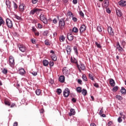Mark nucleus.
Segmentation results:
<instances>
[{
    "mask_svg": "<svg viewBox=\"0 0 126 126\" xmlns=\"http://www.w3.org/2000/svg\"><path fill=\"white\" fill-rule=\"evenodd\" d=\"M40 15L39 16V19L40 21L44 23V24H48L49 21H48V19H47V16L44 14V13L41 12Z\"/></svg>",
    "mask_w": 126,
    "mask_h": 126,
    "instance_id": "obj_1",
    "label": "nucleus"
},
{
    "mask_svg": "<svg viewBox=\"0 0 126 126\" xmlns=\"http://www.w3.org/2000/svg\"><path fill=\"white\" fill-rule=\"evenodd\" d=\"M41 11L42 9L34 8L30 12V15H34L35 13L36 15H39V14L41 13Z\"/></svg>",
    "mask_w": 126,
    "mask_h": 126,
    "instance_id": "obj_2",
    "label": "nucleus"
},
{
    "mask_svg": "<svg viewBox=\"0 0 126 126\" xmlns=\"http://www.w3.org/2000/svg\"><path fill=\"white\" fill-rule=\"evenodd\" d=\"M65 25V21H64V18H63L59 20V27L61 30H63L64 28V26Z\"/></svg>",
    "mask_w": 126,
    "mask_h": 126,
    "instance_id": "obj_3",
    "label": "nucleus"
},
{
    "mask_svg": "<svg viewBox=\"0 0 126 126\" xmlns=\"http://www.w3.org/2000/svg\"><path fill=\"white\" fill-rule=\"evenodd\" d=\"M9 65L11 67H13L15 65V62L14 60V57L12 55L10 56L8 58Z\"/></svg>",
    "mask_w": 126,
    "mask_h": 126,
    "instance_id": "obj_4",
    "label": "nucleus"
},
{
    "mask_svg": "<svg viewBox=\"0 0 126 126\" xmlns=\"http://www.w3.org/2000/svg\"><path fill=\"white\" fill-rule=\"evenodd\" d=\"M26 8V5H25L24 3H20V5L19 6V11H20V12L23 13V12H24V10H25Z\"/></svg>",
    "mask_w": 126,
    "mask_h": 126,
    "instance_id": "obj_5",
    "label": "nucleus"
},
{
    "mask_svg": "<svg viewBox=\"0 0 126 126\" xmlns=\"http://www.w3.org/2000/svg\"><path fill=\"white\" fill-rule=\"evenodd\" d=\"M69 94H70V91L68 88H66L63 92V95L64 97H65V98H67V97L69 96Z\"/></svg>",
    "mask_w": 126,
    "mask_h": 126,
    "instance_id": "obj_6",
    "label": "nucleus"
},
{
    "mask_svg": "<svg viewBox=\"0 0 126 126\" xmlns=\"http://www.w3.org/2000/svg\"><path fill=\"white\" fill-rule=\"evenodd\" d=\"M70 61L71 63H75L77 65V67H78L79 71L80 72H81V70H80V69L79 68V65L78 64V62H77V60L75 58L71 57Z\"/></svg>",
    "mask_w": 126,
    "mask_h": 126,
    "instance_id": "obj_7",
    "label": "nucleus"
},
{
    "mask_svg": "<svg viewBox=\"0 0 126 126\" xmlns=\"http://www.w3.org/2000/svg\"><path fill=\"white\" fill-rule=\"evenodd\" d=\"M6 24L7 27H8V28H10V29H11V28H12L13 27L12 21H11V20L9 19V18H7L6 19Z\"/></svg>",
    "mask_w": 126,
    "mask_h": 126,
    "instance_id": "obj_8",
    "label": "nucleus"
},
{
    "mask_svg": "<svg viewBox=\"0 0 126 126\" xmlns=\"http://www.w3.org/2000/svg\"><path fill=\"white\" fill-rule=\"evenodd\" d=\"M18 47L19 48V50H20L21 52H22V53L26 52V50L27 49V48H26V46H25L24 45L19 44Z\"/></svg>",
    "mask_w": 126,
    "mask_h": 126,
    "instance_id": "obj_9",
    "label": "nucleus"
},
{
    "mask_svg": "<svg viewBox=\"0 0 126 126\" xmlns=\"http://www.w3.org/2000/svg\"><path fill=\"white\" fill-rule=\"evenodd\" d=\"M50 53L51 54V58L54 62H57V55H56V53H55V51L54 50H51Z\"/></svg>",
    "mask_w": 126,
    "mask_h": 126,
    "instance_id": "obj_10",
    "label": "nucleus"
},
{
    "mask_svg": "<svg viewBox=\"0 0 126 126\" xmlns=\"http://www.w3.org/2000/svg\"><path fill=\"white\" fill-rule=\"evenodd\" d=\"M86 26L85 25L83 24L81 26L80 29H79V31H80V35H82L85 31H86Z\"/></svg>",
    "mask_w": 126,
    "mask_h": 126,
    "instance_id": "obj_11",
    "label": "nucleus"
},
{
    "mask_svg": "<svg viewBox=\"0 0 126 126\" xmlns=\"http://www.w3.org/2000/svg\"><path fill=\"white\" fill-rule=\"evenodd\" d=\"M110 3L109 2V0H104L103 2L102 3V7L103 8H108Z\"/></svg>",
    "mask_w": 126,
    "mask_h": 126,
    "instance_id": "obj_12",
    "label": "nucleus"
},
{
    "mask_svg": "<svg viewBox=\"0 0 126 126\" xmlns=\"http://www.w3.org/2000/svg\"><path fill=\"white\" fill-rule=\"evenodd\" d=\"M116 12V15L118 17H121V16L123 15V13H122V11H121V9L119 8H115Z\"/></svg>",
    "mask_w": 126,
    "mask_h": 126,
    "instance_id": "obj_13",
    "label": "nucleus"
},
{
    "mask_svg": "<svg viewBox=\"0 0 126 126\" xmlns=\"http://www.w3.org/2000/svg\"><path fill=\"white\" fill-rule=\"evenodd\" d=\"M63 72L64 75H68L69 74V71L67 67H64L63 68Z\"/></svg>",
    "mask_w": 126,
    "mask_h": 126,
    "instance_id": "obj_14",
    "label": "nucleus"
},
{
    "mask_svg": "<svg viewBox=\"0 0 126 126\" xmlns=\"http://www.w3.org/2000/svg\"><path fill=\"white\" fill-rule=\"evenodd\" d=\"M116 49H117L118 52H120V53H121V52H123V51L124 50V49H123V47H122V46H121V45L120 44V42H118L116 43Z\"/></svg>",
    "mask_w": 126,
    "mask_h": 126,
    "instance_id": "obj_15",
    "label": "nucleus"
},
{
    "mask_svg": "<svg viewBox=\"0 0 126 126\" xmlns=\"http://www.w3.org/2000/svg\"><path fill=\"white\" fill-rule=\"evenodd\" d=\"M67 38L68 41H69L70 42H71V41H73V39H74V36H73L72 34L67 33Z\"/></svg>",
    "mask_w": 126,
    "mask_h": 126,
    "instance_id": "obj_16",
    "label": "nucleus"
},
{
    "mask_svg": "<svg viewBox=\"0 0 126 126\" xmlns=\"http://www.w3.org/2000/svg\"><path fill=\"white\" fill-rule=\"evenodd\" d=\"M107 31L108 32L109 35H110L111 36H114V32L113 31V29H112V27H108L107 28Z\"/></svg>",
    "mask_w": 126,
    "mask_h": 126,
    "instance_id": "obj_17",
    "label": "nucleus"
},
{
    "mask_svg": "<svg viewBox=\"0 0 126 126\" xmlns=\"http://www.w3.org/2000/svg\"><path fill=\"white\" fill-rule=\"evenodd\" d=\"M119 5L120 6H126V1L125 0H121L119 2H118Z\"/></svg>",
    "mask_w": 126,
    "mask_h": 126,
    "instance_id": "obj_18",
    "label": "nucleus"
},
{
    "mask_svg": "<svg viewBox=\"0 0 126 126\" xmlns=\"http://www.w3.org/2000/svg\"><path fill=\"white\" fill-rule=\"evenodd\" d=\"M59 80L61 83H63L64 80H65V77L63 75H61L59 78Z\"/></svg>",
    "mask_w": 126,
    "mask_h": 126,
    "instance_id": "obj_19",
    "label": "nucleus"
},
{
    "mask_svg": "<svg viewBox=\"0 0 126 126\" xmlns=\"http://www.w3.org/2000/svg\"><path fill=\"white\" fill-rule=\"evenodd\" d=\"M75 114V110L74 109L71 108L70 110V112L68 113V115L70 117H71V116H74V114Z\"/></svg>",
    "mask_w": 126,
    "mask_h": 126,
    "instance_id": "obj_20",
    "label": "nucleus"
},
{
    "mask_svg": "<svg viewBox=\"0 0 126 126\" xmlns=\"http://www.w3.org/2000/svg\"><path fill=\"white\" fill-rule=\"evenodd\" d=\"M80 70H85L86 67L84 65V64L81 63L80 65H79Z\"/></svg>",
    "mask_w": 126,
    "mask_h": 126,
    "instance_id": "obj_21",
    "label": "nucleus"
},
{
    "mask_svg": "<svg viewBox=\"0 0 126 126\" xmlns=\"http://www.w3.org/2000/svg\"><path fill=\"white\" fill-rule=\"evenodd\" d=\"M5 3H6V5L7 6L8 8L9 9H10V7H11V2L8 0H6Z\"/></svg>",
    "mask_w": 126,
    "mask_h": 126,
    "instance_id": "obj_22",
    "label": "nucleus"
},
{
    "mask_svg": "<svg viewBox=\"0 0 126 126\" xmlns=\"http://www.w3.org/2000/svg\"><path fill=\"white\" fill-rule=\"evenodd\" d=\"M66 51L68 55H70V53L71 52V47H70V46L67 45L66 46Z\"/></svg>",
    "mask_w": 126,
    "mask_h": 126,
    "instance_id": "obj_23",
    "label": "nucleus"
},
{
    "mask_svg": "<svg viewBox=\"0 0 126 126\" xmlns=\"http://www.w3.org/2000/svg\"><path fill=\"white\" fill-rule=\"evenodd\" d=\"M65 40V37L63 35H62L59 36V41H60V42H64Z\"/></svg>",
    "mask_w": 126,
    "mask_h": 126,
    "instance_id": "obj_24",
    "label": "nucleus"
},
{
    "mask_svg": "<svg viewBox=\"0 0 126 126\" xmlns=\"http://www.w3.org/2000/svg\"><path fill=\"white\" fill-rule=\"evenodd\" d=\"M110 84L112 87H114L116 85V83H115V80L113 79H110Z\"/></svg>",
    "mask_w": 126,
    "mask_h": 126,
    "instance_id": "obj_25",
    "label": "nucleus"
},
{
    "mask_svg": "<svg viewBox=\"0 0 126 126\" xmlns=\"http://www.w3.org/2000/svg\"><path fill=\"white\" fill-rule=\"evenodd\" d=\"M25 70L23 68H21L19 70V73L21 74V75H24L25 74Z\"/></svg>",
    "mask_w": 126,
    "mask_h": 126,
    "instance_id": "obj_26",
    "label": "nucleus"
},
{
    "mask_svg": "<svg viewBox=\"0 0 126 126\" xmlns=\"http://www.w3.org/2000/svg\"><path fill=\"white\" fill-rule=\"evenodd\" d=\"M44 66H48L49 65V61L47 60H44L42 62Z\"/></svg>",
    "mask_w": 126,
    "mask_h": 126,
    "instance_id": "obj_27",
    "label": "nucleus"
},
{
    "mask_svg": "<svg viewBox=\"0 0 126 126\" xmlns=\"http://www.w3.org/2000/svg\"><path fill=\"white\" fill-rule=\"evenodd\" d=\"M121 93L123 94V95H126V90L124 87L121 88Z\"/></svg>",
    "mask_w": 126,
    "mask_h": 126,
    "instance_id": "obj_28",
    "label": "nucleus"
},
{
    "mask_svg": "<svg viewBox=\"0 0 126 126\" xmlns=\"http://www.w3.org/2000/svg\"><path fill=\"white\" fill-rule=\"evenodd\" d=\"M77 93H81L82 92V88L81 87H78L76 88Z\"/></svg>",
    "mask_w": 126,
    "mask_h": 126,
    "instance_id": "obj_29",
    "label": "nucleus"
},
{
    "mask_svg": "<svg viewBox=\"0 0 126 126\" xmlns=\"http://www.w3.org/2000/svg\"><path fill=\"white\" fill-rule=\"evenodd\" d=\"M4 104L5 105H6V106H11V103H10V101L7 99H5L4 100Z\"/></svg>",
    "mask_w": 126,
    "mask_h": 126,
    "instance_id": "obj_30",
    "label": "nucleus"
},
{
    "mask_svg": "<svg viewBox=\"0 0 126 126\" xmlns=\"http://www.w3.org/2000/svg\"><path fill=\"white\" fill-rule=\"evenodd\" d=\"M35 92L37 96H40V95H42V93L41 92V90L40 89H37Z\"/></svg>",
    "mask_w": 126,
    "mask_h": 126,
    "instance_id": "obj_31",
    "label": "nucleus"
},
{
    "mask_svg": "<svg viewBox=\"0 0 126 126\" xmlns=\"http://www.w3.org/2000/svg\"><path fill=\"white\" fill-rule=\"evenodd\" d=\"M82 94L84 96H86L87 95V90L85 89H83L82 90Z\"/></svg>",
    "mask_w": 126,
    "mask_h": 126,
    "instance_id": "obj_32",
    "label": "nucleus"
},
{
    "mask_svg": "<svg viewBox=\"0 0 126 126\" xmlns=\"http://www.w3.org/2000/svg\"><path fill=\"white\" fill-rule=\"evenodd\" d=\"M44 44L46 45V46H51V42L49 39L45 40L44 41Z\"/></svg>",
    "mask_w": 126,
    "mask_h": 126,
    "instance_id": "obj_33",
    "label": "nucleus"
},
{
    "mask_svg": "<svg viewBox=\"0 0 126 126\" xmlns=\"http://www.w3.org/2000/svg\"><path fill=\"white\" fill-rule=\"evenodd\" d=\"M89 77L90 79L92 80L93 81H94L95 80V79L94 78V75L91 73H89Z\"/></svg>",
    "mask_w": 126,
    "mask_h": 126,
    "instance_id": "obj_34",
    "label": "nucleus"
},
{
    "mask_svg": "<svg viewBox=\"0 0 126 126\" xmlns=\"http://www.w3.org/2000/svg\"><path fill=\"white\" fill-rule=\"evenodd\" d=\"M4 21L3 20V19H2V17L0 16V27L1 26V25H4Z\"/></svg>",
    "mask_w": 126,
    "mask_h": 126,
    "instance_id": "obj_35",
    "label": "nucleus"
},
{
    "mask_svg": "<svg viewBox=\"0 0 126 126\" xmlns=\"http://www.w3.org/2000/svg\"><path fill=\"white\" fill-rule=\"evenodd\" d=\"M73 50H74V52L75 55H76L77 56L78 55V50H77V47L74 46Z\"/></svg>",
    "mask_w": 126,
    "mask_h": 126,
    "instance_id": "obj_36",
    "label": "nucleus"
},
{
    "mask_svg": "<svg viewBox=\"0 0 126 126\" xmlns=\"http://www.w3.org/2000/svg\"><path fill=\"white\" fill-rule=\"evenodd\" d=\"M116 99L117 100H119V101H122V100H123L124 98L121 95H117L116 96Z\"/></svg>",
    "mask_w": 126,
    "mask_h": 126,
    "instance_id": "obj_37",
    "label": "nucleus"
},
{
    "mask_svg": "<svg viewBox=\"0 0 126 126\" xmlns=\"http://www.w3.org/2000/svg\"><path fill=\"white\" fill-rule=\"evenodd\" d=\"M72 31L74 33H78V29H77L76 27H74L73 28Z\"/></svg>",
    "mask_w": 126,
    "mask_h": 126,
    "instance_id": "obj_38",
    "label": "nucleus"
},
{
    "mask_svg": "<svg viewBox=\"0 0 126 126\" xmlns=\"http://www.w3.org/2000/svg\"><path fill=\"white\" fill-rule=\"evenodd\" d=\"M67 15H68L70 17H73V14L72 13V12H71V11H68L67 12Z\"/></svg>",
    "mask_w": 126,
    "mask_h": 126,
    "instance_id": "obj_39",
    "label": "nucleus"
},
{
    "mask_svg": "<svg viewBox=\"0 0 126 126\" xmlns=\"http://www.w3.org/2000/svg\"><path fill=\"white\" fill-rule=\"evenodd\" d=\"M13 7L14 8V10H16V9L18 8V5H17V4L15 3V2L14 1H13Z\"/></svg>",
    "mask_w": 126,
    "mask_h": 126,
    "instance_id": "obj_40",
    "label": "nucleus"
},
{
    "mask_svg": "<svg viewBox=\"0 0 126 126\" xmlns=\"http://www.w3.org/2000/svg\"><path fill=\"white\" fill-rule=\"evenodd\" d=\"M121 46L123 47V48H125V46L126 45V42L124 40H123L121 41Z\"/></svg>",
    "mask_w": 126,
    "mask_h": 126,
    "instance_id": "obj_41",
    "label": "nucleus"
},
{
    "mask_svg": "<svg viewBox=\"0 0 126 126\" xmlns=\"http://www.w3.org/2000/svg\"><path fill=\"white\" fill-rule=\"evenodd\" d=\"M118 90L119 87L118 86H115L112 89V91H113V92H117V91H118Z\"/></svg>",
    "mask_w": 126,
    "mask_h": 126,
    "instance_id": "obj_42",
    "label": "nucleus"
},
{
    "mask_svg": "<svg viewBox=\"0 0 126 126\" xmlns=\"http://www.w3.org/2000/svg\"><path fill=\"white\" fill-rule=\"evenodd\" d=\"M82 79L83 80V81H87V77H86V75L83 74L82 75Z\"/></svg>",
    "mask_w": 126,
    "mask_h": 126,
    "instance_id": "obj_43",
    "label": "nucleus"
},
{
    "mask_svg": "<svg viewBox=\"0 0 126 126\" xmlns=\"http://www.w3.org/2000/svg\"><path fill=\"white\" fill-rule=\"evenodd\" d=\"M58 95H61V94L62 93V90L61 89H58L56 91Z\"/></svg>",
    "mask_w": 126,
    "mask_h": 126,
    "instance_id": "obj_44",
    "label": "nucleus"
},
{
    "mask_svg": "<svg viewBox=\"0 0 126 126\" xmlns=\"http://www.w3.org/2000/svg\"><path fill=\"white\" fill-rule=\"evenodd\" d=\"M95 44L96 45L97 47L99 49H101V48H102V46H101V44H100V43H98V42H95Z\"/></svg>",
    "mask_w": 126,
    "mask_h": 126,
    "instance_id": "obj_45",
    "label": "nucleus"
},
{
    "mask_svg": "<svg viewBox=\"0 0 126 126\" xmlns=\"http://www.w3.org/2000/svg\"><path fill=\"white\" fill-rule=\"evenodd\" d=\"M2 72L4 74H6V73H7V69L6 68H3V70H2Z\"/></svg>",
    "mask_w": 126,
    "mask_h": 126,
    "instance_id": "obj_46",
    "label": "nucleus"
},
{
    "mask_svg": "<svg viewBox=\"0 0 126 126\" xmlns=\"http://www.w3.org/2000/svg\"><path fill=\"white\" fill-rule=\"evenodd\" d=\"M48 34H49V32H48L47 31H44L43 32V36H48Z\"/></svg>",
    "mask_w": 126,
    "mask_h": 126,
    "instance_id": "obj_47",
    "label": "nucleus"
},
{
    "mask_svg": "<svg viewBox=\"0 0 126 126\" xmlns=\"http://www.w3.org/2000/svg\"><path fill=\"white\" fill-rule=\"evenodd\" d=\"M34 35L35 36H37V37L39 36V35H40V32H39L38 31H36V32H34Z\"/></svg>",
    "mask_w": 126,
    "mask_h": 126,
    "instance_id": "obj_48",
    "label": "nucleus"
},
{
    "mask_svg": "<svg viewBox=\"0 0 126 126\" xmlns=\"http://www.w3.org/2000/svg\"><path fill=\"white\" fill-rule=\"evenodd\" d=\"M97 29L98 32H102V28L100 26L97 27Z\"/></svg>",
    "mask_w": 126,
    "mask_h": 126,
    "instance_id": "obj_49",
    "label": "nucleus"
},
{
    "mask_svg": "<svg viewBox=\"0 0 126 126\" xmlns=\"http://www.w3.org/2000/svg\"><path fill=\"white\" fill-rule=\"evenodd\" d=\"M79 15H80V16H82V17H84V13H83V12H82V11H80Z\"/></svg>",
    "mask_w": 126,
    "mask_h": 126,
    "instance_id": "obj_50",
    "label": "nucleus"
},
{
    "mask_svg": "<svg viewBox=\"0 0 126 126\" xmlns=\"http://www.w3.org/2000/svg\"><path fill=\"white\" fill-rule=\"evenodd\" d=\"M15 18L17 19L18 20H21V17H19V16H18L17 15H15Z\"/></svg>",
    "mask_w": 126,
    "mask_h": 126,
    "instance_id": "obj_51",
    "label": "nucleus"
},
{
    "mask_svg": "<svg viewBox=\"0 0 126 126\" xmlns=\"http://www.w3.org/2000/svg\"><path fill=\"white\" fill-rule=\"evenodd\" d=\"M72 20L74 21V22H76L77 21V18L75 17H72Z\"/></svg>",
    "mask_w": 126,
    "mask_h": 126,
    "instance_id": "obj_52",
    "label": "nucleus"
},
{
    "mask_svg": "<svg viewBox=\"0 0 126 126\" xmlns=\"http://www.w3.org/2000/svg\"><path fill=\"white\" fill-rule=\"evenodd\" d=\"M38 0H32V2L33 3V4H35V3H37L38 2Z\"/></svg>",
    "mask_w": 126,
    "mask_h": 126,
    "instance_id": "obj_53",
    "label": "nucleus"
},
{
    "mask_svg": "<svg viewBox=\"0 0 126 126\" xmlns=\"http://www.w3.org/2000/svg\"><path fill=\"white\" fill-rule=\"evenodd\" d=\"M31 41L32 44H36V39L35 38L32 39Z\"/></svg>",
    "mask_w": 126,
    "mask_h": 126,
    "instance_id": "obj_54",
    "label": "nucleus"
},
{
    "mask_svg": "<svg viewBox=\"0 0 126 126\" xmlns=\"http://www.w3.org/2000/svg\"><path fill=\"white\" fill-rule=\"evenodd\" d=\"M94 86L96 88H99V84L97 83H95L94 84Z\"/></svg>",
    "mask_w": 126,
    "mask_h": 126,
    "instance_id": "obj_55",
    "label": "nucleus"
},
{
    "mask_svg": "<svg viewBox=\"0 0 126 126\" xmlns=\"http://www.w3.org/2000/svg\"><path fill=\"white\" fill-rule=\"evenodd\" d=\"M118 123H122V122H123V119H122V117L118 118Z\"/></svg>",
    "mask_w": 126,
    "mask_h": 126,
    "instance_id": "obj_56",
    "label": "nucleus"
},
{
    "mask_svg": "<svg viewBox=\"0 0 126 126\" xmlns=\"http://www.w3.org/2000/svg\"><path fill=\"white\" fill-rule=\"evenodd\" d=\"M106 9V11L107 13H111V10L109 8H105Z\"/></svg>",
    "mask_w": 126,
    "mask_h": 126,
    "instance_id": "obj_57",
    "label": "nucleus"
},
{
    "mask_svg": "<svg viewBox=\"0 0 126 126\" xmlns=\"http://www.w3.org/2000/svg\"><path fill=\"white\" fill-rule=\"evenodd\" d=\"M54 62H53V61H50V62H49V65H50V66H54Z\"/></svg>",
    "mask_w": 126,
    "mask_h": 126,
    "instance_id": "obj_58",
    "label": "nucleus"
},
{
    "mask_svg": "<svg viewBox=\"0 0 126 126\" xmlns=\"http://www.w3.org/2000/svg\"><path fill=\"white\" fill-rule=\"evenodd\" d=\"M32 75H33V76H36V75H37V73L36 71H32Z\"/></svg>",
    "mask_w": 126,
    "mask_h": 126,
    "instance_id": "obj_59",
    "label": "nucleus"
},
{
    "mask_svg": "<svg viewBox=\"0 0 126 126\" xmlns=\"http://www.w3.org/2000/svg\"><path fill=\"white\" fill-rule=\"evenodd\" d=\"M77 82L78 84H80L81 85H82V80H81V79H78Z\"/></svg>",
    "mask_w": 126,
    "mask_h": 126,
    "instance_id": "obj_60",
    "label": "nucleus"
},
{
    "mask_svg": "<svg viewBox=\"0 0 126 126\" xmlns=\"http://www.w3.org/2000/svg\"><path fill=\"white\" fill-rule=\"evenodd\" d=\"M32 31L34 32L37 31V29L35 28V27H32Z\"/></svg>",
    "mask_w": 126,
    "mask_h": 126,
    "instance_id": "obj_61",
    "label": "nucleus"
},
{
    "mask_svg": "<svg viewBox=\"0 0 126 126\" xmlns=\"http://www.w3.org/2000/svg\"><path fill=\"white\" fill-rule=\"evenodd\" d=\"M37 26L39 29H42L43 28V26H42L41 24H38Z\"/></svg>",
    "mask_w": 126,
    "mask_h": 126,
    "instance_id": "obj_62",
    "label": "nucleus"
},
{
    "mask_svg": "<svg viewBox=\"0 0 126 126\" xmlns=\"http://www.w3.org/2000/svg\"><path fill=\"white\" fill-rule=\"evenodd\" d=\"M49 83H50V84H54V80L50 79L49 80Z\"/></svg>",
    "mask_w": 126,
    "mask_h": 126,
    "instance_id": "obj_63",
    "label": "nucleus"
},
{
    "mask_svg": "<svg viewBox=\"0 0 126 126\" xmlns=\"http://www.w3.org/2000/svg\"><path fill=\"white\" fill-rule=\"evenodd\" d=\"M72 2H73V4H76L78 2V0H73Z\"/></svg>",
    "mask_w": 126,
    "mask_h": 126,
    "instance_id": "obj_64",
    "label": "nucleus"
}]
</instances>
